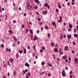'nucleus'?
Masks as SVG:
<instances>
[{
    "mask_svg": "<svg viewBox=\"0 0 78 78\" xmlns=\"http://www.w3.org/2000/svg\"><path fill=\"white\" fill-rule=\"evenodd\" d=\"M62 74L63 76L64 77L66 76V73H65V71H62Z\"/></svg>",
    "mask_w": 78,
    "mask_h": 78,
    "instance_id": "obj_1",
    "label": "nucleus"
},
{
    "mask_svg": "<svg viewBox=\"0 0 78 78\" xmlns=\"http://www.w3.org/2000/svg\"><path fill=\"white\" fill-rule=\"evenodd\" d=\"M62 58L63 59H66L67 58V55L63 56L62 57Z\"/></svg>",
    "mask_w": 78,
    "mask_h": 78,
    "instance_id": "obj_2",
    "label": "nucleus"
},
{
    "mask_svg": "<svg viewBox=\"0 0 78 78\" xmlns=\"http://www.w3.org/2000/svg\"><path fill=\"white\" fill-rule=\"evenodd\" d=\"M65 50L66 51H68L69 50V48L67 46H66L65 47Z\"/></svg>",
    "mask_w": 78,
    "mask_h": 78,
    "instance_id": "obj_3",
    "label": "nucleus"
},
{
    "mask_svg": "<svg viewBox=\"0 0 78 78\" xmlns=\"http://www.w3.org/2000/svg\"><path fill=\"white\" fill-rule=\"evenodd\" d=\"M27 7L28 8V9H31V8H32L31 6H30V4H28L27 5Z\"/></svg>",
    "mask_w": 78,
    "mask_h": 78,
    "instance_id": "obj_4",
    "label": "nucleus"
},
{
    "mask_svg": "<svg viewBox=\"0 0 78 78\" xmlns=\"http://www.w3.org/2000/svg\"><path fill=\"white\" fill-rule=\"evenodd\" d=\"M52 23L53 26H55V27H56V23H55V21L53 22Z\"/></svg>",
    "mask_w": 78,
    "mask_h": 78,
    "instance_id": "obj_5",
    "label": "nucleus"
},
{
    "mask_svg": "<svg viewBox=\"0 0 78 78\" xmlns=\"http://www.w3.org/2000/svg\"><path fill=\"white\" fill-rule=\"evenodd\" d=\"M76 61H78V59H77V58H75V61L76 62V64H78V62Z\"/></svg>",
    "mask_w": 78,
    "mask_h": 78,
    "instance_id": "obj_6",
    "label": "nucleus"
},
{
    "mask_svg": "<svg viewBox=\"0 0 78 78\" xmlns=\"http://www.w3.org/2000/svg\"><path fill=\"white\" fill-rule=\"evenodd\" d=\"M25 66H27V67H29L30 65L27 63H25Z\"/></svg>",
    "mask_w": 78,
    "mask_h": 78,
    "instance_id": "obj_7",
    "label": "nucleus"
},
{
    "mask_svg": "<svg viewBox=\"0 0 78 78\" xmlns=\"http://www.w3.org/2000/svg\"><path fill=\"white\" fill-rule=\"evenodd\" d=\"M71 37L72 36L70 34L68 35L67 36V37L68 39H70Z\"/></svg>",
    "mask_w": 78,
    "mask_h": 78,
    "instance_id": "obj_8",
    "label": "nucleus"
},
{
    "mask_svg": "<svg viewBox=\"0 0 78 78\" xmlns=\"http://www.w3.org/2000/svg\"><path fill=\"white\" fill-rule=\"evenodd\" d=\"M47 11H44L43 12V14H47Z\"/></svg>",
    "mask_w": 78,
    "mask_h": 78,
    "instance_id": "obj_9",
    "label": "nucleus"
},
{
    "mask_svg": "<svg viewBox=\"0 0 78 78\" xmlns=\"http://www.w3.org/2000/svg\"><path fill=\"white\" fill-rule=\"evenodd\" d=\"M35 2L37 3V4H39V1L38 0H35Z\"/></svg>",
    "mask_w": 78,
    "mask_h": 78,
    "instance_id": "obj_10",
    "label": "nucleus"
},
{
    "mask_svg": "<svg viewBox=\"0 0 78 78\" xmlns=\"http://www.w3.org/2000/svg\"><path fill=\"white\" fill-rule=\"evenodd\" d=\"M58 49L56 48H55V49H54V51L56 53L58 51Z\"/></svg>",
    "mask_w": 78,
    "mask_h": 78,
    "instance_id": "obj_11",
    "label": "nucleus"
},
{
    "mask_svg": "<svg viewBox=\"0 0 78 78\" xmlns=\"http://www.w3.org/2000/svg\"><path fill=\"white\" fill-rule=\"evenodd\" d=\"M74 36L75 37H78V34H74Z\"/></svg>",
    "mask_w": 78,
    "mask_h": 78,
    "instance_id": "obj_12",
    "label": "nucleus"
},
{
    "mask_svg": "<svg viewBox=\"0 0 78 78\" xmlns=\"http://www.w3.org/2000/svg\"><path fill=\"white\" fill-rule=\"evenodd\" d=\"M23 51L24 53H27V51L26 50V49H23Z\"/></svg>",
    "mask_w": 78,
    "mask_h": 78,
    "instance_id": "obj_13",
    "label": "nucleus"
},
{
    "mask_svg": "<svg viewBox=\"0 0 78 78\" xmlns=\"http://www.w3.org/2000/svg\"><path fill=\"white\" fill-rule=\"evenodd\" d=\"M69 28H72V27H73V26H72V25L70 24L69 25Z\"/></svg>",
    "mask_w": 78,
    "mask_h": 78,
    "instance_id": "obj_14",
    "label": "nucleus"
},
{
    "mask_svg": "<svg viewBox=\"0 0 78 78\" xmlns=\"http://www.w3.org/2000/svg\"><path fill=\"white\" fill-rule=\"evenodd\" d=\"M18 52L19 53H20L21 54L23 53V51H22L19 50L18 51Z\"/></svg>",
    "mask_w": 78,
    "mask_h": 78,
    "instance_id": "obj_15",
    "label": "nucleus"
},
{
    "mask_svg": "<svg viewBox=\"0 0 78 78\" xmlns=\"http://www.w3.org/2000/svg\"><path fill=\"white\" fill-rule=\"evenodd\" d=\"M58 22L59 23H61L62 22V20H58Z\"/></svg>",
    "mask_w": 78,
    "mask_h": 78,
    "instance_id": "obj_16",
    "label": "nucleus"
},
{
    "mask_svg": "<svg viewBox=\"0 0 78 78\" xmlns=\"http://www.w3.org/2000/svg\"><path fill=\"white\" fill-rule=\"evenodd\" d=\"M9 60H10L11 62H13L14 61V60L12 58H10Z\"/></svg>",
    "mask_w": 78,
    "mask_h": 78,
    "instance_id": "obj_17",
    "label": "nucleus"
},
{
    "mask_svg": "<svg viewBox=\"0 0 78 78\" xmlns=\"http://www.w3.org/2000/svg\"><path fill=\"white\" fill-rule=\"evenodd\" d=\"M47 6H48V4H47V3H45L44 4V6H45V7H47Z\"/></svg>",
    "mask_w": 78,
    "mask_h": 78,
    "instance_id": "obj_18",
    "label": "nucleus"
},
{
    "mask_svg": "<svg viewBox=\"0 0 78 78\" xmlns=\"http://www.w3.org/2000/svg\"><path fill=\"white\" fill-rule=\"evenodd\" d=\"M41 65H44L45 64V62H41Z\"/></svg>",
    "mask_w": 78,
    "mask_h": 78,
    "instance_id": "obj_19",
    "label": "nucleus"
},
{
    "mask_svg": "<svg viewBox=\"0 0 78 78\" xmlns=\"http://www.w3.org/2000/svg\"><path fill=\"white\" fill-rule=\"evenodd\" d=\"M58 6L59 8H61V5H58Z\"/></svg>",
    "mask_w": 78,
    "mask_h": 78,
    "instance_id": "obj_20",
    "label": "nucleus"
},
{
    "mask_svg": "<svg viewBox=\"0 0 78 78\" xmlns=\"http://www.w3.org/2000/svg\"><path fill=\"white\" fill-rule=\"evenodd\" d=\"M30 33L31 34H33V31L31 30H30Z\"/></svg>",
    "mask_w": 78,
    "mask_h": 78,
    "instance_id": "obj_21",
    "label": "nucleus"
},
{
    "mask_svg": "<svg viewBox=\"0 0 78 78\" xmlns=\"http://www.w3.org/2000/svg\"><path fill=\"white\" fill-rule=\"evenodd\" d=\"M51 46H53L54 45V43H51Z\"/></svg>",
    "mask_w": 78,
    "mask_h": 78,
    "instance_id": "obj_22",
    "label": "nucleus"
},
{
    "mask_svg": "<svg viewBox=\"0 0 78 78\" xmlns=\"http://www.w3.org/2000/svg\"><path fill=\"white\" fill-rule=\"evenodd\" d=\"M45 29H46V30H47V29H48V27L47 26H45Z\"/></svg>",
    "mask_w": 78,
    "mask_h": 78,
    "instance_id": "obj_23",
    "label": "nucleus"
},
{
    "mask_svg": "<svg viewBox=\"0 0 78 78\" xmlns=\"http://www.w3.org/2000/svg\"><path fill=\"white\" fill-rule=\"evenodd\" d=\"M39 23L40 25H42V22H39Z\"/></svg>",
    "mask_w": 78,
    "mask_h": 78,
    "instance_id": "obj_24",
    "label": "nucleus"
},
{
    "mask_svg": "<svg viewBox=\"0 0 78 78\" xmlns=\"http://www.w3.org/2000/svg\"><path fill=\"white\" fill-rule=\"evenodd\" d=\"M64 54V53L63 52H62L60 53V55H62Z\"/></svg>",
    "mask_w": 78,
    "mask_h": 78,
    "instance_id": "obj_25",
    "label": "nucleus"
},
{
    "mask_svg": "<svg viewBox=\"0 0 78 78\" xmlns=\"http://www.w3.org/2000/svg\"><path fill=\"white\" fill-rule=\"evenodd\" d=\"M13 23H16V21L15 20H13Z\"/></svg>",
    "mask_w": 78,
    "mask_h": 78,
    "instance_id": "obj_26",
    "label": "nucleus"
},
{
    "mask_svg": "<svg viewBox=\"0 0 78 78\" xmlns=\"http://www.w3.org/2000/svg\"><path fill=\"white\" fill-rule=\"evenodd\" d=\"M23 74H25V71L24 70H23Z\"/></svg>",
    "mask_w": 78,
    "mask_h": 78,
    "instance_id": "obj_27",
    "label": "nucleus"
},
{
    "mask_svg": "<svg viewBox=\"0 0 78 78\" xmlns=\"http://www.w3.org/2000/svg\"><path fill=\"white\" fill-rule=\"evenodd\" d=\"M13 74L14 75V76H15L16 74V72H14Z\"/></svg>",
    "mask_w": 78,
    "mask_h": 78,
    "instance_id": "obj_28",
    "label": "nucleus"
},
{
    "mask_svg": "<svg viewBox=\"0 0 78 78\" xmlns=\"http://www.w3.org/2000/svg\"><path fill=\"white\" fill-rule=\"evenodd\" d=\"M34 8V9H37V6H35Z\"/></svg>",
    "mask_w": 78,
    "mask_h": 78,
    "instance_id": "obj_29",
    "label": "nucleus"
},
{
    "mask_svg": "<svg viewBox=\"0 0 78 78\" xmlns=\"http://www.w3.org/2000/svg\"><path fill=\"white\" fill-rule=\"evenodd\" d=\"M34 38L36 39V40L37 39V36H35Z\"/></svg>",
    "mask_w": 78,
    "mask_h": 78,
    "instance_id": "obj_30",
    "label": "nucleus"
},
{
    "mask_svg": "<svg viewBox=\"0 0 78 78\" xmlns=\"http://www.w3.org/2000/svg\"><path fill=\"white\" fill-rule=\"evenodd\" d=\"M28 31V29L26 30V33H27Z\"/></svg>",
    "mask_w": 78,
    "mask_h": 78,
    "instance_id": "obj_31",
    "label": "nucleus"
},
{
    "mask_svg": "<svg viewBox=\"0 0 78 78\" xmlns=\"http://www.w3.org/2000/svg\"><path fill=\"white\" fill-rule=\"evenodd\" d=\"M1 46H2V48L3 47H4V45H3V44H1Z\"/></svg>",
    "mask_w": 78,
    "mask_h": 78,
    "instance_id": "obj_32",
    "label": "nucleus"
},
{
    "mask_svg": "<svg viewBox=\"0 0 78 78\" xmlns=\"http://www.w3.org/2000/svg\"><path fill=\"white\" fill-rule=\"evenodd\" d=\"M62 51V50L61 49H60L59 50V52H61V51Z\"/></svg>",
    "mask_w": 78,
    "mask_h": 78,
    "instance_id": "obj_33",
    "label": "nucleus"
},
{
    "mask_svg": "<svg viewBox=\"0 0 78 78\" xmlns=\"http://www.w3.org/2000/svg\"><path fill=\"white\" fill-rule=\"evenodd\" d=\"M16 57H18V56H19V54H16Z\"/></svg>",
    "mask_w": 78,
    "mask_h": 78,
    "instance_id": "obj_34",
    "label": "nucleus"
},
{
    "mask_svg": "<svg viewBox=\"0 0 78 78\" xmlns=\"http://www.w3.org/2000/svg\"><path fill=\"white\" fill-rule=\"evenodd\" d=\"M44 73V72L43 73H40V75H43V73Z\"/></svg>",
    "mask_w": 78,
    "mask_h": 78,
    "instance_id": "obj_35",
    "label": "nucleus"
},
{
    "mask_svg": "<svg viewBox=\"0 0 78 78\" xmlns=\"http://www.w3.org/2000/svg\"><path fill=\"white\" fill-rule=\"evenodd\" d=\"M65 62H68V60L66 59L65 60Z\"/></svg>",
    "mask_w": 78,
    "mask_h": 78,
    "instance_id": "obj_36",
    "label": "nucleus"
},
{
    "mask_svg": "<svg viewBox=\"0 0 78 78\" xmlns=\"http://www.w3.org/2000/svg\"><path fill=\"white\" fill-rule=\"evenodd\" d=\"M60 39H62V35H61V36H60Z\"/></svg>",
    "mask_w": 78,
    "mask_h": 78,
    "instance_id": "obj_37",
    "label": "nucleus"
},
{
    "mask_svg": "<svg viewBox=\"0 0 78 78\" xmlns=\"http://www.w3.org/2000/svg\"><path fill=\"white\" fill-rule=\"evenodd\" d=\"M72 53H73V54H74V53H75V52H74V51H73V50H72Z\"/></svg>",
    "mask_w": 78,
    "mask_h": 78,
    "instance_id": "obj_38",
    "label": "nucleus"
},
{
    "mask_svg": "<svg viewBox=\"0 0 78 78\" xmlns=\"http://www.w3.org/2000/svg\"><path fill=\"white\" fill-rule=\"evenodd\" d=\"M15 46V43H13L12 45V47H14Z\"/></svg>",
    "mask_w": 78,
    "mask_h": 78,
    "instance_id": "obj_39",
    "label": "nucleus"
},
{
    "mask_svg": "<svg viewBox=\"0 0 78 78\" xmlns=\"http://www.w3.org/2000/svg\"><path fill=\"white\" fill-rule=\"evenodd\" d=\"M65 68H66V70H68V69L67 67L66 66Z\"/></svg>",
    "mask_w": 78,
    "mask_h": 78,
    "instance_id": "obj_40",
    "label": "nucleus"
},
{
    "mask_svg": "<svg viewBox=\"0 0 78 78\" xmlns=\"http://www.w3.org/2000/svg\"><path fill=\"white\" fill-rule=\"evenodd\" d=\"M17 44L18 45H19V44H20V41H17Z\"/></svg>",
    "mask_w": 78,
    "mask_h": 78,
    "instance_id": "obj_41",
    "label": "nucleus"
},
{
    "mask_svg": "<svg viewBox=\"0 0 78 78\" xmlns=\"http://www.w3.org/2000/svg\"><path fill=\"white\" fill-rule=\"evenodd\" d=\"M27 74H28V75H29V76H31V74H30V73H28Z\"/></svg>",
    "mask_w": 78,
    "mask_h": 78,
    "instance_id": "obj_42",
    "label": "nucleus"
},
{
    "mask_svg": "<svg viewBox=\"0 0 78 78\" xmlns=\"http://www.w3.org/2000/svg\"><path fill=\"white\" fill-rule=\"evenodd\" d=\"M35 48H36V46H34V50H35V51H36V49H35Z\"/></svg>",
    "mask_w": 78,
    "mask_h": 78,
    "instance_id": "obj_43",
    "label": "nucleus"
},
{
    "mask_svg": "<svg viewBox=\"0 0 78 78\" xmlns=\"http://www.w3.org/2000/svg\"><path fill=\"white\" fill-rule=\"evenodd\" d=\"M68 31H71V29H70V28L69 29H68Z\"/></svg>",
    "mask_w": 78,
    "mask_h": 78,
    "instance_id": "obj_44",
    "label": "nucleus"
},
{
    "mask_svg": "<svg viewBox=\"0 0 78 78\" xmlns=\"http://www.w3.org/2000/svg\"><path fill=\"white\" fill-rule=\"evenodd\" d=\"M9 32H10L11 33H13L12 31H10V30H9Z\"/></svg>",
    "mask_w": 78,
    "mask_h": 78,
    "instance_id": "obj_45",
    "label": "nucleus"
},
{
    "mask_svg": "<svg viewBox=\"0 0 78 78\" xmlns=\"http://www.w3.org/2000/svg\"><path fill=\"white\" fill-rule=\"evenodd\" d=\"M40 51L41 53H42V52H43V50L42 49H41Z\"/></svg>",
    "mask_w": 78,
    "mask_h": 78,
    "instance_id": "obj_46",
    "label": "nucleus"
},
{
    "mask_svg": "<svg viewBox=\"0 0 78 78\" xmlns=\"http://www.w3.org/2000/svg\"><path fill=\"white\" fill-rule=\"evenodd\" d=\"M42 48L43 49V50H45V47H44L43 46L42 47Z\"/></svg>",
    "mask_w": 78,
    "mask_h": 78,
    "instance_id": "obj_47",
    "label": "nucleus"
},
{
    "mask_svg": "<svg viewBox=\"0 0 78 78\" xmlns=\"http://www.w3.org/2000/svg\"><path fill=\"white\" fill-rule=\"evenodd\" d=\"M23 15L24 16H27V14H26V13H24L23 14Z\"/></svg>",
    "mask_w": 78,
    "mask_h": 78,
    "instance_id": "obj_48",
    "label": "nucleus"
},
{
    "mask_svg": "<svg viewBox=\"0 0 78 78\" xmlns=\"http://www.w3.org/2000/svg\"><path fill=\"white\" fill-rule=\"evenodd\" d=\"M72 77H73V76H72V75H71L70 76V78H72Z\"/></svg>",
    "mask_w": 78,
    "mask_h": 78,
    "instance_id": "obj_49",
    "label": "nucleus"
},
{
    "mask_svg": "<svg viewBox=\"0 0 78 78\" xmlns=\"http://www.w3.org/2000/svg\"><path fill=\"white\" fill-rule=\"evenodd\" d=\"M73 45H75V41L73 42Z\"/></svg>",
    "mask_w": 78,
    "mask_h": 78,
    "instance_id": "obj_50",
    "label": "nucleus"
},
{
    "mask_svg": "<svg viewBox=\"0 0 78 78\" xmlns=\"http://www.w3.org/2000/svg\"><path fill=\"white\" fill-rule=\"evenodd\" d=\"M60 20H62V17L61 16H60Z\"/></svg>",
    "mask_w": 78,
    "mask_h": 78,
    "instance_id": "obj_51",
    "label": "nucleus"
},
{
    "mask_svg": "<svg viewBox=\"0 0 78 78\" xmlns=\"http://www.w3.org/2000/svg\"><path fill=\"white\" fill-rule=\"evenodd\" d=\"M7 65H9V66H10V64H9V62H8Z\"/></svg>",
    "mask_w": 78,
    "mask_h": 78,
    "instance_id": "obj_52",
    "label": "nucleus"
},
{
    "mask_svg": "<svg viewBox=\"0 0 78 78\" xmlns=\"http://www.w3.org/2000/svg\"><path fill=\"white\" fill-rule=\"evenodd\" d=\"M56 12H59V10H58V9H56Z\"/></svg>",
    "mask_w": 78,
    "mask_h": 78,
    "instance_id": "obj_53",
    "label": "nucleus"
},
{
    "mask_svg": "<svg viewBox=\"0 0 78 78\" xmlns=\"http://www.w3.org/2000/svg\"><path fill=\"white\" fill-rule=\"evenodd\" d=\"M22 27L23 28H24V25H23V24H22Z\"/></svg>",
    "mask_w": 78,
    "mask_h": 78,
    "instance_id": "obj_54",
    "label": "nucleus"
},
{
    "mask_svg": "<svg viewBox=\"0 0 78 78\" xmlns=\"http://www.w3.org/2000/svg\"><path fill=\"white\" fill-rule=\"evenodd\" d=\"M27 48L28 49H30V47L29 46H28L27 47Z\"/></svg>",
    "mask_w": 78,
    "mask_h": 78,
    "instance_id": "obj_55",
    "label": "nucleus"
},
{
    "mask_svg": "<svg viewBox=\"0 0 78 78\" xmlns=\"http://www.w3.org/2000/svg\"><path fill=\"white\" fill-rule=\"evenodd\" d=\"M32 56H35V54H34V53H33L32 54Z\"/></svg>",
    "mask_w": 78,
    "mask_h": 78,
    "instance_id": "obj_56",
    "label": "nucleus"
},
{
    "mask_svg": "<svg viewBox=\"0 0 78 78\" xmlns=\"http://www.w3.org/2000/svg\"><path fill=\"white\" fill-rule=\"evenodd\" d=\"M13 6H16V4H15V3H14V2L13 3Z\"/></svg>",
    "mask_w": 78,
    "mask_h": 78,
    "instance_id": "obj_57",
    "label": "nucleus"
},
{
    "mask_svg": "<svg viewBox=\"0 0 78 78\" xmlns=\"http://www.w3.org/2000/svg\"><path fill=\"white\" fill-rule=\"evenodd\" d=\"M14 39V41H17V38H15Z\"/></svg>",
    "mask_w": 78,
    "mask_h": 78,
    "instance_id": "obj_58",
    "label": "nucleus"
},
{
    "mask_svg": "<svg viewBox=\"0 0 78 78\" xmlns=\"http://www.w3.org/2000/svg\"><path fill=\"white\" fill-rule=\"evenodd\" d=\"M29 24H30V25H31V24H32V23H31V22H29Z\"/></svg>",
    "mask_w": 78,
    "mask_h": 78,
    "instance_id": "obj_59",
    "label": "nucleus"
},
{
    "mask_svg": "<svg viewBox=\"0 0 78 78\" xmlns=\"http://www.w3.org/2000/svg\"><path fill=\"white\" fill-rule=\"evenodd\" d=\"M72 4L73 5H75V3L73 2H72Z\"/></svg>",
    "mask_w": 78,
    "mask_h": 78,
    "instance_id": "obj_60",
    "label": "nucleus"
},
{
    "mask_svg": "<svg viewBox=\"0 0 78 78\" xmlns=\"http://www.w3.org/2000/svg\"><path fill=\"white\" fill-rule=\"evenodd\" d=\"M36 13L37 14V15H39V12H36Z\"/></svg>",
    "mask_w": 78,
    "mask_h": 78,
    "instance_id": "obj_61",
    "label": "nucleus"
},
{
    "mask_svg": "<svg viewBox=\"0 0 78 78\" xmlns=\"http://www.w3.org/2000/svg\"><path fill=\"white\" fill-rule=\"evenodd\" d=\"M36 39L35 38V37H34V41H36Z\"/></svg>",
    "mask_w": 78,
    "mask_h": 78,
    "instance_id": "obj_62",
    "label": "nucleus"
},
{
    "mask_svg": "<svg viewBox=\"0 0 78 78\" xmlns=\"http://www.w3.org/2000/svg\"><path fill=\"white\" fill-rule=\"evenodd\" d=\"M68 6H70V2H68Z\"/></svg>",
    "mask_w": 78,
    "mask_h": 78,
    "instance_id": "obj_63",
    "label": "nucleus"
},
{
    "mask_svg": "<svg viewBox=\"0 0 78 78\" xmlns=\"http://www.w3.org/2000/svg\"><path fill=\"white\" fill-rule=\"evenodd\" d=\"M72 71H71V72L69 73V74H72Z\"/></svg>",
    "mask_w": 78,
    "mask_h": 78,
    "instance_id": "obj_64",
    "label": "nucleus"
}]
</instances>
